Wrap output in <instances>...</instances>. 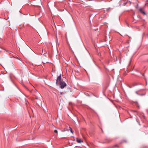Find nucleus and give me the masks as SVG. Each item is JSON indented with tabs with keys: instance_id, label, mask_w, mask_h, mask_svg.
Masks as SVG:
<instances>
[{
	"instance_id": "f257e3e1",
	"label": "nucleus",
	"mask_w": 148,
	"mask_h": 148,
	"mask_svg": "<svg viewBox=\"0 0 148 148\" xmlns=\"http://www.w3.org/2000/svg\"><path fill=\"white\" fill-rule=\"evenodd\" d=\"M58 82L60 85V88H63L65 87L66 86V83L62 80L61 79V74L57 78L56 81V84L57 85L59 84Z\"/></svg>"
},
{
	"instance_id": "f03ea898",
	"label": "nucleus",
	"mask_w": 148,
	"mask_h": 148,
	"mask_svg": "<svg viewBox=\"0 0 148 148\" xmlns=\"http://www.w3.org/2000/svg\"><path fill=\"white\" fill-rule=\"evenodd\" d=\"M139 11L143 14H144V15H146V13L143 10V9L142 8H140L139 9Z\"/></svg>"
},
{
	"instance_id": "7ed1b4c3",
	"label": "nucleus",
	"mask_w": 148,
	"mask_h": 148,
	"mask_svg": "<svg viewBox=\"0 0 148 148\" xmlns=\"http://www.w3.org/2000/svg\"><path fill=\"white\" fill-rule=\"evenodd\" d=\"M77 141L79 143H80L83 142V141L81 140L80 139L77 138Z\"/></svg>"
},
{
	"instance_id": "20e7f679",
	"label": "nucleus",
	"mask_w": 148,
	"mask_h": 148,
	"mask_svg": "<svg viewBox=\"0 0 148 148\" xmlns=\"http://www.w3.org/2000/svg\"><path fill=\"white\" fill-rule=\"evenodd\" d=\"M37 99V100L36 101V102L38 104H41L42 102L41 100H38Z\"/></svg>"
},
{
	"instance_id": "39448f33",
	"label": "nucleus",
	"mask_w": 148,
	"mask_h": 148,
	"mask_svg": "<svg viewBox=\"0 0 148 148\" xmlns=\"http://www.w3.org/2000/svg\"><path fill=\"white\" fill-rule=\"evenodd\" d=\"M69 128L70 129V130L71 132V133H72V134H73V131L71 128V127H69Z\"/></svg>"
},
{
	"instance_id": "423d86ee",
	"label": "nucleus",
	"mask_w": 148,
	"mask_h": 148,
	"mask_svg": "<svg viewBox=\"0 0 148 148\" xmlns=\"http://www.w3.org/2000/svg\"><path fill=\"white\" fill-rule=\"evenodd\" d=\"M6 51L10 54H12V52L10 51H8L6 50Z\"/></svg>"
},
{
	"instance_id": "0eeeda50",
	"label": "nucleus",
	"mask_w": 148,
	"mask_h": 148,
	"mask_svg": "<svg viewBox=\"0 0 148 148\" xmlns=\"http://www.w3.org/2000/svg\"><path fill=\"white\" fill-rule=\"evenodd\" d=\"M54 132L55 133H58V131L57 130H55L54 131Z\"/></svg>"
},
{
	"instance_id": "6e6552de",
	"label": "nucleus",
	"mask_w": 148,
	"mask_h": 148,
	"mask_svg": "<svg viewBox=\"0 0 148 148\" xmlns=\"http://www.w3.org/2000/svg\"><path fill=\"white\" fill-rule=\"evenodd\" d=\"M147 3H148V1H147V3H145V5H146V4H147Z\"/></svg>"
},
{
	"instance_id": "1a4fd4ad",
	"label": "nucleus",
	"mask_w": 148,
	"mask_h": 148,
	"mask_svg": "<svg viewBox=\"0 0 148 148\" xmlns=\"http://www.w3.org/2000/svg\"><path fill=\"white\" fill-rule=\"evenodd\" d=\"M39 95L40 96H41V95H40V94Z\"/></svg>"
}]
</instances>
